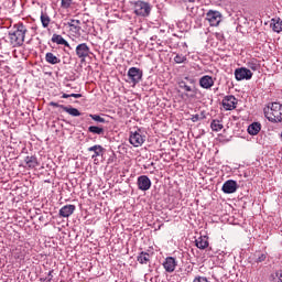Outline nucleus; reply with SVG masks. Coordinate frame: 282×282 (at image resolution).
Listing matches in <instances>:
<instances>
[{"label": "nucleus", "instance_id": "obj_27", "mask_svg": "<svg viewBox=\"0 0 282 282\" xmlns=\"http://www.w3.org/2000/svg\"><path fill=\"white\" fill-rule=\"evenodd\" d=\"M68 25L75 32H79V30H80V20H70L68 22Z\"/></svg>", "mask_w": 282, "mask_h": 282}, {"label": "nucleus", "instance_id": "obj_30", "mask_svg": "<svg viewBox=\"0 0 282 282\" xmlns=\"http://www.w3.org/2000/svg\"><path fill=\"white\" fill-rule=\"evenodd\" d=\"M89 118H91V120H95V122H100L101 124H105V122H107V120H105V118L100 117L99 115H89Z\"/></svg>", "mask_w": 282, "mask_h": 282}, {"label": "nucleus", "instance_id": "obj_25", "mask_svg": "<svg viewBox=\"0 0 282 282\" xmlns=\"http://www.w3.org/2000/svg\"><path fill=\"white\" fill-rule=\"evenodd\" d=\"M89 133H94L95 135H104L105 129L97 127V126H90L88 128Z\"/></svg>", "mask_w": 282, "mask_h": 282}, {"label": "nucleus", "instance_id": "obj_1", "mask_svg": "<svg viewBox=\"0 0 282 282\" xmlns=\"http://www.w3.org/2000/svg\"><path fill=\"white\" fill-rule=\"evenodd\" d=\"M25 34H28V28L23 23H17L13 25V31L9 32V39L13 47H21L25 43Z\"/></svg>", "mask_w": 282, "mask_h": 282}, {"label": "nucleus", "instance_id": "obj_19", "mask_svg": "<svg viewBox=\"0 0 282 282\" xmlns=\"http://www.w3.org/2000/svg\"><path fill=\"white\" fill-rule=\"evenodd\" d=\"M247 131H248L249 135H257L259 133V131H261V123H259V122L251 123L248 127Z\"/></svg>", "mask_w": 282, "mask_h": 282}, {"label": "nucleus", "instance_id": "obj_12", "mask_svg": "<svg viewBox=\"0 0 282 282\" xmlns=\"http://www.w3.org/2000/svg\"><path fill=\"white\" fill-rule=\"evenodd\" d=\"M139 191H149L151 188V178L147 175H141L137 181Z\"/></svg>", "mask_w": 282, "mask_h": 282}, {"label": "nucleus", "instance_id": "obj_24", "mask_svg": "<svg viewBox=\"0 0 282 282\" xmlns=\"http://www.w3.org/2000/svg\"><path fill=\"white\" fill-rule=\"evenodd\" d=\"M210 129L213 131L219 132L221 129H224V124H221V121L214 119L210 123Z\"/></svg>", "mask_w": 282, "mask_h": 282}, {"label": "nucleus", "instance_id": "obj_23", "mask_svg": "<svg viewBox=\"0 0 282 282\" xmlns=\"http://www.w3.org/2000/svg\"><path fill=\"white\" fill-rule=\"evenodd\" d=\"M137 261H139L142 265L149 263L151 261V256L148 252L142 251L138 258Z\"/></svg>", "mask_w": 282, "mask_h": 282}, {"label": "nucleus", "instance_id": "obj_42", "mask_svg": "<svg viewBox=\"0 0 282 282\" xmlns=\"http://www.w3.org/2000/svg\"><path fill=\"white\" fill-rule=\"evenodd\" d=\"M280 137H281V139H282V132H281Z\"/></svg>", "mask_w": 282, "mask_h": 282}, {"label": "nucleus", "instance_id": "obj_37", "mask_svg": "<svg viewBox=\"0 0 282 282\" xmlns=\"http://www.w3.org/2000/svg\"><path fill=\"white\" fill-rule=\"evenodd\" d=\"M70 98H83L82 94H70Z\"/></svg>", "mask_w": 282, "mask_h": 282}, {"label": "nucleus", "instance_id": "obj_9", "mask_svg": "<svg viewBox=\"0 0 282 282\" xmlns=\"http://www.w3.org/2000/svg\"><path fill=\"white\" fill-rule=\"evenodd\" d=\"M89 54H91V50L87 43H82L76 46V56H78L82 61H85Z\"/></svg>", "mask_w": 282, "mask_h": 282}, {"label": "nucleus", "instance_id": "obj_39", "mask_svg": "<svg viewBox=\"0 0 282 282\" xmlns=\"http://www.w3.org/2000/svg\"><path fill=\"white\" fill-rule=\"evenodd\" d=\"M250 67L253 69V72H257V66L254 64H252Z\"/></svg>", "mask_w": 282, "mask_h": 282}, {"label": "nucleus", "instance_id": "obj_22", "mask_svg": "<svg viewBox=\"0 0 282 282\" xmlns=\"http://www.w3.org/2000/svg\"><path fill=\"white\" fill-rule=\"evenodd\" d=\"M272 23V30L273 32H276L278 34L282 32V20L281 18H275L271 20Z\"/></svg>", "mask_w": 282, "mask_h": 282}, {"label": "nucleus", "instance_id": "obj_40", "mask_svg": "<svg viewBox=\"0 0 282 282\" xmlns=\"http://www.w3.org/2000/svg\"><path fill=\"white\" fill-rule=\"evenodd\" d=\"M62 98H70V95L63 94V95H62Z\"/></svg>", "mask_w": 282, "mask_h": 282}, {"label": "nucleus", "instance_id": "obj_26", "mask_svg": "<svg viewBox=\"0 0 282 282\" xmlns=\"http://www.w3.org/2000/svg\"><path fill=\"white\" fill-rule=\"evenodd\" d=\"M41 23L43 28H48L50 26V22L52 21L50 19V15H47V13H42L41 14Z\"/></svg>", "mask_w": 282, "mask_h": 282}, {"label": "nucleus", "instance_id": "obj_32", "mask_svg": "<svg viewBox=\"0 0 282 282\" xmlns=\"http://www.w3.org/2000/svg\"><path fill=\"white\" fill-rule=\"evenodd\" d=\"M193 282H210V281L206 276L197 275L194 278Z\"/></svg>", "mask_w": 282, "mask_h": 282}, {"label": "nucleus", "instance_id": "obj_8", "mask_svg": "<svg viewBox=\"0 0 282 282\" xmlns=\"http://www.w3.org/2000/svg\"><path fill=\"white\" fill-rule=\"evenodd\" d=\"M128 77L130 78L133 85H138L142 80V70L138 67H131L128 70Z\"/></svg>", "mask_w": 282, "mask_h": 282}, {"label": "nucleus", "instance_id": "obj_18", "mask_svg": "<svg viewBox=\"0 0 282 282\" xmlns=\"http://www.w3.org/2000/svg\"><path fill=\"white\" fill-rule=\"evenodd\" d=\"M24 162L28 166V169H36L39 166V159L36 156H25Z\"/></svg>", "mask_w": 282, "mask_h": 282}, {"label": "nucleus", "instance_id": "obj_13", "mask_svg": "<svg viewBox=\"0 0 282 282\" xmlns=\"http://www.w3.org/2000/svg\"><path fill=\"white\" fill-rule=\"evenodd\" d=\"M199 85L203 89H210L215 85V79L210 75H205L199 78Z\"/></svg>", "mask_w": 282, "mask_h": 282}, {"label": "nucleus", "instance_id": "obj_20", "mask_svg": "<svg viewBox=\"0 0 282 282\" xmlns=\"http://www.w3.org/2000/svg\"><path fill=\"white\" fill-rule=\"evenodd\" d=\"M61 109H63V111H65L69 116H73V118H78V116H80V111L77 108L61 106Z\"/></svg>", "mask_w": 282, "mask_h": 282}, {"label": "nucleus", "instance_id": "obj_14", "mask_svg": "<svg viewBox=\"0 0 282 282\" xmlns=\"http://www.w3.org/2000/svg\"><path fill=\"white\" fill-rule=\"evenodd\" d=\"M76 210V205H65L59 209V217H72Z\"/></svg>", "mask_w": 282, "mask_h": 282}, {"label": "nucleus", "instance_id": "obj_16", "mask_svg": "<svg viewBox=\"0 0 282 282\" xmlns=\"http://www.w3.org/2000/svg\"><path fill=\"white\" fill-rule=\"evenodd\" d=\"M195 245L196 248H198L199 250H206V248H208L209 243H208V237L206 236H200L195 240Z\"/></svg>", "mask_w": 282, "mask_h": 282}, {"label": "nucleus", "instance_id": "obj_36", "mask_svg": "<svg viewBox=\"0 0 282 282\" xmlns=\"http://www.w3.org/2000/svg\"><path fill=\"white\" fill-rule=\"evenodd\" d=\"M50 105H51V107H59V109H61V107H65L64 105H59V104L54 102V101H52Z\"/></svg>", "mask_w": 282, "mask_h": 282}, {"label": "nucleus", "instance_id": "obj_6", "mask_svg": "<svg viewBox=\"0 0 282 282\" xmlns=\"http://www.w3.org/2000/svg\"><path fill=\"white\" fill-rule=\"evenodd\" d=\"M236 80H250L252 78V70L246 67L235 69Z\"/></svg>", "mask_w": 282, "mask_h": 282}, {"label": "nucleus", "instance_id": "obj_7", "mask_svg": "<svg viewBox=\"0 0 282 282\" xmlns=\"http://www.w3.org/2000/svg\"><path fill=\"white\" fill-rule=\"evenodd\" d=\"M238 188H239V185L237 184V181L228 180L224 183L221 191L226 195H232V193H237Z\"/></svg>", "mask_w": 282, "mask_h": 282}, {"label": "nucleus", "instance_id": "obj_21", "mask_svg": "<svg viewBox=\"0 0 282 282\" xmlns=\"http://www.w3.org/2000/svg\"><path fill=\"white\" fill-rule=\"evenodd\" d=\"M45 61L50 65H58V63H61V58H58L56 55H54V53H46Z\"/></svg>", "mask_w": 282, "mask_h": 282}, {"label": "nucleus", "instance_id": "obj_5", "mask_svg": "<svg viewBox=\"0 0 282 282\" xmlns=\"http://www.w3.org/2000/svg\"><path fill=\"white\" fill-rule=\"evenodd\" d=\"M206 21H208L212 28H217L221 23V13L219 11L209 10L206 13Z\"/></svg>", "mask_w": 282, "mask_h": 282}, {"label": "nucleus", "instance_id": "obj_31", "mask_svg": "<svg viewBox=\"0 0 282 282\" xmlns=\"http://www.w3.org/2000/svg\"><path fill=\"white\" fill-rule=\"evenodd\" d=\"M204 113H200V115H193L192 117H191V120H192V122H199V120H204Z\"/></svg>", "mask_w": 282, "mask_h": 282}, {"label": "nucleus", "instance_id": "obj_3", "mask_svg": "<svg viewBox=\"0 0 282 282\" xmlns=\"http://www.w3.org/2000/svg\"><path fill=\"white\" fill-rule=\"evenodd\" d=\"M134 14L137 17L147 18L151 14V4L141 0L132 2Z\"/></svg>", "mask_w": 282, "mask_h": 282}, {"label": "nucleus", "instance_id": "obj_29", "mask_svg": "<svg viewBox=\"0 0 282 282\" xmlns=\"http://www.w3.org/2000/svg\"><path fill=\"white\" fill-rule=\"evenodd\" d=\"M187 61L185 55L176 54L174 57V62L177 63V65L185 63Z\"/></svg>", "mask_w": 282, "mask_h": 282}, {"label": "nucleus", "instance_id": "obj_41", "mask_svg": "<svg viewBox=\"0 0 282 282\" xmlns=\"http://www.w3.org/2000/svg\"><path fill=\"white\" fill-rule=\"evenodd\" d=\"M187 1L188 3H195V0H185Z\"/></svg>", "mask_w": 282, "mask_h": 282}, {"label": "nucleus", "instance_id": "obj_10", "mask_svg": "<svg viewBox=\"0 0 282 282\" xmlns=\"http://www.w3.org/2000/svg\"><path fill=\"white\" fill-rule=\"evenodd\" d=\"M223 107L226 111H232V109H237V98L232 95L226 96L223 99Z\"/></svg>", "mask_w": 282, "mask_h": 282}, {"label": "nucleus", "instance_id": "obj_34", "mask_svg": "<svg viewBox=\"0 0 282 282\" xmlns=\"http://www.w3.org/2000/svg\"><path fill=\"white\" fill-rule=\"evenodd\" d=\"M72 6V0H62V8L67 10Z\"/></svg>", "mask_w": 282, "mask_h": 282}, {"label": "nucleus", "instance_id": "obj_4", "mask_svg": "<svg viewBox=\"0 0 282 282\" xmlns=\"http://www.w3.org/2000/svg\"><path fill=\"white\" fill-rule=\"evenodd\" d=\"M147 141V137L142 134L140 130L131 132L129 142L132 144V147H142L144 142Z\"/></svg>", "mask_w": 282, "mask_h": 282}, {"label": "nucleus", "instance_id": "obj_35", "mask_svg": "<svg viewBox=\"0 0 282 282\" xmlns=\"http://www.w3.org/2000/svg\"><path fill=\"white\" fill-rule=\"evenodd\" d=\"M265 259V254H261V256H259L258 258H257V263H261V262H263V260Z\"/></svg>", "mask_w": 282, "mask_h": 282}, {"label": "nucleus", "instance_id": "obj_17", "mask_svg": "<svg viewBox=\"0 0 282 282\" xmlns=\"http://www.w3.org/2000/svg\"><path fill=\"white\" fill-rule=\"evenodd\" d=\"M88 151L94 153L91 156L94 160L95 158H100V155H102L105 153V148H102V145L97 144V145H93V147L88 148Z\"/></svg>", "mask_w": 282, "mask_h": 282}, {"label": "nucleus", "instance_id": "obj_11", "mask_svg": "<svg viewBox=\"0 0 282 282\" xmlns=\"http://www.w3.org/2000/svg\"><path fill=\"white\" fill-rule=\"evenodd\" d=\"M163 268L165 272H175V269L177 268V260L173 257L165 258V260L163 261Z\"/></svg>", "mask_w": 282, "mask_h": 282}, {"label": "nucleus", "instance_id": "obj_28", "mask_svg": "<svg viewBox=\"0 0 282 282\" xmlns=\"http://www.w3.org/2000/svg\"><path fill=\"white\" fill-rule=\"evenodd\" d=\"M271 282H282V270H278L271 274Z\"/></svg>", "mask_w": 282, "mask_h": 282}, {"label": "nucleus", "instance_id": "obj_15", "mask_svg": "<svg viewBox=\"0 0 282 282\" xmlns=\"http://www.w3.org/2000/svg\"><path fill=\"white\" fill-rule=\"evenodd\" d=\"M51 41H52V43H56V45H64L65 47H68V50H72L69 42H67L65 39H63V35L53 34Z\"/></svg>", "mask_w": 282, "mask_h": 282}, {"label": "nucleus", "instance_id": "obj_33", "mask_svg": "<svg viewBox=\"0 0 282 282\" xmlns=\"http://www.w3.org/2000/svg\"><path fill=\"white\" fill-rule=\"evenodd\" d=\"M181 89H184L185 91H193V87L186 85V83L182 82L180 84Z\"/></svg>", "mask_w": 282, "mask_h": 282}, {"label": "nucleus", "instance_id": "obj_38", "mask_svg": "<svg viewBox=\"0 0 282 282\" xmlns=\"http://www.w3.org/2000/svg\"><path fill=\"white\" fill-rule=\"evenodd\" d=\"M53 271H50L48 272V275H47V282H52V279H54V275L52 274Z\"/></svg>", "mask_w": 282, "mask_h": 282}, {"label": "nucleus", "instance_id": "obj_2", "mask_svg": "<svg viewBox=\"0 0 282 282\" xmlns=\"http://www.w3.org/2000/svg\"><path fill=\"white\" fill-rule=\"evenodd\" d=\"M264 117L269 122H282V105L271 102L264 109Z\"/></svg>", "mask_w": 282, "mask_h": 282}]
</instances>
